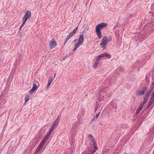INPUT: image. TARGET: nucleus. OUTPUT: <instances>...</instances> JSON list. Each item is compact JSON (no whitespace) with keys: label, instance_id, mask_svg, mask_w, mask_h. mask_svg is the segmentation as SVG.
Listing matches in <instances>:
<instances>
[{"label":"nucleus","instance_id":"f257e3e1","mask_svg":"<svg viewBox=\"0 0 154 154\" xmlns=\"http://www.w3.org/2000/svg\"><path fill=\"white\" fill-rule=\"evenodd\" d=\"M107 26V24L106 23H102L97 25L95 28L96 32L98 38H102V34L100 30Z\"/></svg>","mask_w":154,"mask_h":154},{"label":"nucleus","instance_id":"f03ea898","mask_svg":"<svg viewBox=\"0 0 154 154\" xmlns=\"http://www.w3.org/2000/svg\"><path fill=\"white\" fill-rule=\"evenodd\" d=\"M84 41V36L82 35H80L79 36L78 42L75 45L72 51H74L82 45Z\"/></svg>","mask_w":154,"mask_h":154},{"label":"nucleus","instance_id":"7ed1b4c3","mask_svg":"<svg viewBox=\"0 0 154 154\" xmlns=\"http://www.w3.org/2000/svg\"><path fill=\"white\" fill-rule=\"evenodd\" d=\"M60 116H58L57 118L56 119L55 121H54V123L52 125L51 127L50 128V129L53 130L54 128L56 127L59 124V122L60 121Z\"/></svg>","mask_w":154,"mask_h":154},{"label":"nucleus","instance_id":"20e7f679","mask_svg":"<svg viewBox=\"0 0 154 154\" xmlns=\"http://www.w3.org/2000/svg\"><path fill=\"white\" fill-rule=\"evenodd\" d=\"M45 142V141L43 140H42L41 142L39 143L36 149L35 152H38L41 150V149L44 146Z\"/></svg>","mask_w":154,"mask_h":154},{"label":"nucleus","instance_id":"39448f33","mask_svg":"<svg viewBox=\"0 0 154 154\" xmlns=\"http://www.w3.org/2000/svg\"><path fill=\"white\" fill-rule=\"evenodd\" d=\"M107 42L106 40V36L104 37L102 39L101 42L100 43V45L103 48V49L106 48V45L107 44Z\"/></svg>","mask_w":154,"mask_h":154},{"label":"nucleus","instance_id":"423d86ee","mask_svg":"<svg viewBox=\"0 0 154 154\" xmlns=\"http://www.w3.org/2000/svg\"><path fill=\"white\" fill-rule=\"evenodd\" d=\"M147 88V86H145L143 88L142 90L137 91L136 93L137 95H141L143 94Z\"/></svg>","mask_w":154,"mask_h":154},{"label":"nucleus","instance_id":"0eeeda50","mask_svg":"<svg viewBox=\"0 0 154 154\" xmlns=\"http://www.w3.org/2000/svg\"><path fill=\"white\" fill-rule=\"evenodd\" d=\"M104 99L103 96L101 95L100 94L99 95L98 99L96 101V106H99L101 105V101Z\"/></svg>","mask_w":154,"mask_h":154},{"label":"nucleus","instance_id":"6e6552de","mask_svg":"<svg viewBox=\"0 0 154 154\" xmlns=\"http://www.w3.org/2000/svg\"><path fill=\"white\" fill-rule=\"evenodd\" d=\"M78 26L76 28H75L72 32H71L69 35H67L66 38L69 39L71 37L74 35L76 33V32L78 30Z\"/></svg>","mask_w":154,"mask_h":154},{"label":"nucleus","instance_id":"1a4fd4ad","mask_svg":"<svg viewBox=\"0 0 154 154\" xmlns=\"http://www.w3.org/2000/svg\"><path fill=\"white\" fill-rule=\"evenodd\" d=\"M50 47L51 49L54 48L57 45L56 42L54 39L51 40L49 43Z\"/></svg>","mask_w":154,"mask_h":154},{"label":"nucleus","instance_id":"9d476101","mask_svg":"<svg viewBox=\"0 0 154 154\" xmlns=\"http://www.w3.org/2000/svg\"><path fill=\"white\" fill-rule=\"evenodd\" d=\"M105 57H107L108 58H111V56L107 53L102 54L100 55L97 58L100 60V58Z\"/></svg>","mask_w":154,"mask_h":154},{"label":"nucleus","instance_id":"9b49d317","mask_svg":"<svg viewBox=\"0 0 154 154\" xmlns=\"http://www.w3.org/2000/svg\"><path fill=\"white\" fill-rule=\"evenodd\" d=\"M52 131L53 130L50 129L49 131L47 132L45 136L42 140L46 141V140L49 138V136Z\"/></svg>","mask_w":154,"mask_h":154},{"label":"nucleus","instance_id":"f8f14e48","mask_svg":"<svg viewBox=\"0 0 154 154\" xmlns=\"http://www.w3.org/2000/svg\"><path fill=\"white\" fill-rule=\"evenodd\" d=\"M38 87L35 83H33V86L32 88L29 91V92L30 93L33 92L35 90L38 89Z\"/></svg>","mask_w":154,"mask_h":154},{"label":"nucleus","instance_id":"ddd939ff","mask_svg":"<svg viewBox=\"0 0 154 154\" xmlns=\"http://www.w3.org/2000/svg\"><path fill=\"white\" fill-rule=\"evenodd\" d=\"M31 13L29 11H27L26 12V14L24 17H26L28 18H29L31 17Z\"/></svg>","mask_w":154,"mask_h":154},{"label":"nucleus","instance_id":"4468645a","mask_svg":"<svg viewBox=\"0 0 154 154\" xmlns=\"http://www.w3.org/2000/svg\"><path fill=\"white\" fill-rule=\"evenodd\" d=\"M99 59H98L97 58L96 59V60L95 61L94 65L93 66V67L94 69L96 68L98 64L99 61Z\"/></svg>","mask_w":154,"mask_h":154},{"label":"nucleus","instance_id":"2eb2a0df","mask_svg":"<svg viewBox=\"0 0 154 154\" xmlns=\"http://www.w3.org/2000/svg\"><path fill=\"white\" fill-rule=\"evenodd\" d=\"M151 92L152 91H150L149 90L148 91L144 98H145L147 99H148V98H149Z\"/></svg>","mask_w":154,"mask_h":154},{"label":"nucleus","instance_id":"dca6fc26","mask_svg":"<svg viewBox=\"0 0 154 154\" xmlns=\"http://www.w3.org/2000/svg\"><path fill=\"white\" fill-rule=\"evenodd\" d=\"M91 139L92 142L93 144L96 143L94 138L91 134H89L88 136Z\"/></svg>","mask_w":154,"mask_h":154},{"label":"nucleus","instance_id":"f3484780","mask_svg":"<svg viewBox=\"0 0 154 154\" xmlns=\"http://www.w3.org/2000/svg\"><path fill=\"white\" fill-rule=\"evenodd\" d=\"M94 149L91 151V154H93L94 153L97 149V144L96 143L93 144Z\"/></svg>","mask_w":154,"mask_h":154},{"label":"nucleus","instance_id":"a211bd4d","mask_svg":"<svg viewBox=\"0 0 154 154\" xmlns=\"http://www.w3.org/2000/svg\"><path fill=\"white\" fill-rule=\"evenodd\" d=\"M154 101V98L153 97H152L151 98L149 102L147 105V106H150L153 103Z\"/></svg>","mask_w":154,"mask_h":154},{"label":"nucleus","instance_id":"6ab92c4d","mask_svg":"<svg viewBox=\"0 0 154 154\" xmlns=\"http://www.w3.org/2000/svg\"><path fill=\"white\" fill-rule=\"evenodd\" d=\"M148 99L144 98L143 102L139 106H143V105L146 103Z\"/></svg>","mask_w":154,"mask_h":154},{"label":"nucleus","instance_id":"aec40b11","mask_svg":"<svg viewBox=\"0 0 154 154\" xmlns=\"http://www.w3.org/2000/svg\"><path fill=\"white\" fill-rule=\"evenodd\" d=\"M116 101L117 100H113L111 101L110 103V105L113 106L117 105V104L116 103Z\"/></svg>","mask_w":154,"mask_h":154},{"label":"nucleus","instance_id":"412c9836","mask_svg":"<svg viewBox=\"0 0 154 154\" xmlns=\"http://www.w3.org/2000/svg\"><path fill=\"white\" fill-rule=\"evenodd\" d=\"M112 40V36H109L108 38L106 36V40L107 41V43L111 41Z\"/></svg>","mask_w":154,"mask_h":154},{"label":"nucleus","instance_id":"4be33fe9","mask_svg":"<svg viewBox=\"0 0 154 154\" xmlns=\"http://www.w3.org/2000/svg\"><path fill=\"white\" fill-rule=\"evenodd\" d=\"M54 80V78H53V77L51 76V77H50L48 82V83L51 84Z\"/></svg>","mask_w":154,"mask_h":154},{"label":"nucleus","instance_id":"5701e85b","mask_svg":"<svg viewBox=\"0 0 154 154\" xmlns=\"http://www.w3.org/2000/svg\"><path fill=\"white\" fill-rule=\"evenodd\" d=\"M154 86V82H152V84L151 85V87L149 88V90L151 91H152Z\"/></svg>","mask_w":154,"mask_h":154},{"label":"nucleus","instance_id":"b1692460","mask_svg":"<svg viewBox=\"0 0 154 154\" xmlns=\"http://www.w3.org/2000/svg\"><path fill=\"white\" fill-rule=\"evenodd\" d=\"M142 106H140L137 109L136 111V114H137L142 109Z\"/></svg>","mask_w":154,"mask_h":154},{"label":"nucleus","instance_id":"393cba45","mask_svg":"<svg viewBox=\"0 0 154 154\" xmlns=\"http://www.w3.org/2000/svg\"><path fill=\"white\" fill-rule=\"evenodd\" d=\"M28 19V18L26 17H24L23 16V19H22L23 20V22H24V23H25L26 21V20Z\"/></svg>","mask_w":154,"mask_h":154},{"label":"nucleus","instance_id":"a878e982","mask_svg":"<svg viewBox=\"0 0 154 154\" xmlns=\"http://www.w3.org/2000/svg\"><path fill=\"white\" fill-rule=\"evenodd\" d=\"M29 99V96H26L25 98V103H26Z\"/></svg>","mask_w":154,"mask_h":154},{"label":"nucleus","instance_id":"bb28decb","mask_svg":"<svg viewBox=\"0 0 154 154\" xmlns=\"http://www.w3.org/2000/svg\"><path fill=\"white\" fill-rule=\"evenodd\" d=\"M146 80V82L148 83V84H149V78L146 76L145 78Z\"/></svg>","mask_w":154,"mask_h":154},{"label":"nucleus","instance_id":"cd10ccee","mask_svg":"<svg viewBox=\"0 0 154 154\" xmlns=\"http://www.w3.org/2000/svg\"><path fill=\"white\" fill-rule=\"evenodd\" d=\"M100 112L98 114H97L96 115V116H95V118L96 119H97L98 118V117L100 115Z\"/></svg>","mask_w":154,"mask_h":154},{"label":"nucleus","instance_id":"c85d7f7f","mask_svg":"<svg viewBox=\"0 0 154 154\" xmlns=\"http://www.w3.org/2000/svg\"><path fill=\"white\" fill-rule=\"evenodd\" d=\"M68 39H68L66 37V39L64 41V45H65V44H66V42L68 40Z\"/></svg>","mask_w":154,"mask_h":154},{"label":"nucleus","instance_id":"c756f323","mask_svg":"<svg viewBox=\"0 0 154 154\" xmlns=\"http://www.w3.org/2000/svg\"><path fill=\"white\" fill-rule=\"evenodd\" d=\"M98 106H97V107L94 110V112H96L97 109H98Z\"/></svg>","mask_w":154,"mask_h":154},{"label":"nucleus","instance_id":"7c9ffc66","mask_svg":"<svg viewBox=\"0 0 154 154\" xmlns=\"http://www.w3.org/2000/svg\"><path fill=\"white\" fill-rule=\"evenodd\" d=\"M51 84H49L48 83V85L47 86V87H46V88H48L50 86V85Z\"/></svg>","mask_w":154,"mask_h":154},{"label":"nucleus","instance_id":"2f4dec72","mask_svg":"<svg viewBox=\"0 0 154 154\" xmlns=\"http://www.w3.org/2000/svg\"><path fill=\"white\" fill-rule=\"evenodd\" d=\"M152 97H153L154 98V91L152 92Z\"/></svg>","mask_w":154,"mask_h":154},{"label":"nucleus","instance_id":"473e14b6","mask_svg":"<svg viewBox=\"0 0 154 154\" xmlns=\"http://www.w3.org/2000/svg\"><path fill=\"white\" fill-rule=\"evenodd\" d=\"M36 140V139L34 138V139L32 141V142H34V141H35Z\"/></svg>","mask_w":154,"mask_h":154},{"label":"nucleus","instance_id":"72a5a7b5","mask_svg":"<svg viewBox=\"0 0 154 154\" xmlns=\"http://www.w3.org/2000/svg\"><path fill=\"white\" fill-rule=\"evenodd\" d=\"M25 24V23L23 22V23H22L21 26H23Z\"/></svg>","mask_w":154,"mask_h":154},{"label":"nucleus","instance_id":"f704fd0d","mask_svg":"<svg viewBox=\"0 0 154 154\" xmlns=\"http://www.w3.org/2000/svg\"><path fill=\"white\" fill-rule=\"evenodd\" d=\"M56 75V73H55L54 75V77L53 78H54V79Z\"/></svg>","mask_w":154,"mask_h":154},{"label":"nucleus","instance_id":"c9c22d12","mask_svg":"<svg viewBox=\"0 0 154 154\" xmlns=\"http://www.w3.org/2000/svg\"><path fill=\"white\" fill-rule=\"evenodd\" d=\"M19 61V60H17L16 61L17 63Z\"/></svg>","mask_w":154,"mask_h":154},{"label":"nucleus","instance_id":"e433bc0d","mask_svg":"<svg viewBox=\"0 0 154 154\" xmlns=\"http://www.w3.org/2000/svg\"><path fill=\"white\" fill-rule=\"evenodd\" d=\"M21 28H22L20 27V29H19V30H20L21 29Z\"/></svg>","mask_w":154,"mask_h":154},{"label":"nucleus","instance_id":"4c0bfd02","mask_svg":"<svg viewBox=\"0 0 154 154\" xmlns=\"http://www.w3.org/2000/svg\"><path fill=\"white\" fill-rule=\"evenodd\" d=\"M20 27L22 28L23 27V26H21Z\"/></svg>","mask_w":154,"mask_h":154},{"label":"nucleus","instance_id":"58836bf2","mask_svg":"<svg viewBox=\"0 0 154 154\" xmlns=\"http://www.w3.org/2000/svg\"><path fill=\"white\" fill-rule=\"evenodd\" d=\"M76 40H74L75 42H76Z\"/></svg>","mask_w":154,"mask_h":154},{"label":"nucleus","instance_id":"ea45409f","mask_svg":"<svg viewBox=\"0 0 154 154\" xmlns=\"http://www.w3.org/2000/svg\"><path fill=\"white\" fill-rule=\"evenodd\" d=\"M103 91H104V89L102 90Z\"/></svg>","mask_w":154,"mask_h":154},{"label":"nucleus","instance_id":"a19ab883","mask_svg":"<svg viewBox=\"0 0 154 154\" xmlns=\"http://www.w3.org/2000/svg\"><path fill=\"white\" fill-rule=\"evenodd\" d=\"M94 119H95V118H94V119L93 120H94Z\"/></svg>","mask_w":154,"mask_h":154}]
</instances>
